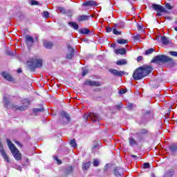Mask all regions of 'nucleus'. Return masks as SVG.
Instances as JSON below:
<instances>
[{"label": "nucleus", "mask_w": 177, "mask_h": 177, "mask_svg": "<svg viewBox=\"0 0 177 177\" xmlns=\"http://www.w3.org/2000/svg\"><path fill=\"white\" fill-rule=\"evenodd\" d=\"M73 167L68 166L66 169L65 174L66 176L70 175L71 174H73Z\"/></svg>", "instance_id": "bb28decb"}, {"label": "nucleus", "mask_w": 177, "mask_h": 177, "mask_svg": "<svg viewBox=\"0 0 177 177\" xmlns=\"http://www.w3.org/2000/svg\"><path fill=\"white\" fill-rule=\"evenodd\" d=\"M127 110H132V109H133V104L132 103H129L127 104Z\"/></svg>", "instance_id": "58836bf2"}, {"label": "nucleus", "mask_w": 177, "mask_h": 177, "mask_svg": "<svg viewBox=\"0 0 177 177\" xmlns=\"http://www.w3.org/2000/svg\"><path fill=\"white\" fill-rule=\"evenodd\" d=\"M99 164H100L99 160L95 159L93 160V166L94 167H99Z\"/></svg>", "instance_id": "e433bc0d"}, {"label": "nucleus", "mask_w": 177, "mask_h": 177, "mask_svg": "<svg viewBox=\"0 0 177 177\" xmlns=\"http://www.w3.org/2000/svg\"><path fill=\"white\" fill-rule=\"evenodd\" d=\"M173 176H174V169H172L167 170V172H165L163 176V177H173Z\"/></svg>", "instance_id": "aec40b11"}, {"label": "nucleus", "mask_w": 177, "mask_h": 177, "mask_svg": "<svg viewBox=\"0 0 177 177\" xmlns=\"http://www.w3.org/2000/svg\"><path fill=\"white\" fill-rule=\"evenodd\" d=\"M62 124H68L70 122V115L66 111L61 112Z\"/></svg>", "instance_id": "0eeeda50"}, {"label": "nucleus", "mask_w": 177, "mask_h": 177, "mask_svg": "<svg viewBox=\"0 0 177 177\" xmlns=\"http://www.w3.org/2000/svg\"><path fill=\"white\" fill-rule=\"evenodd\" d=\"M165 8L166 9H169V10H172V9H174V6H171V4H169V3H165Z\"/></svg>", "instance_id": "473e14b6"}, {"label": "nucleus", "mask_w": 177, "mask_h": 177, "mask_svg": "<svg viewBox=\"0 0 177 177\" xmlns=\"http://www.w3.org/2000/svg\"><path fill=\"white\" fill-rule=\"evenodd\" d=\"M172 61V58L168 57L167 55H156L152 59L151 63H157L158 64H160V63H168V62Z\"/></svg>", "instance_id": "20e7f679"}, {"label": "nucleus", "mask_w": 177, "mask_h": 177, "mask_svg": "<svg viewBox=\"0 0 177 177\" xmlns=\"http://www.w3.org/2000/svg\"><path fill=\"white\" fill-rule=\"evenodd\" d=\"M96 2L95 1H87L83 3V6H96Z\"/></svg>", "instance_id": "f3484780"}, {"label": "nucleus", "mask_w": 177, "mask_h": 177, "mask_svg": "<svg viewBox=\"0 0 177 177\" xmlns=\"http://www.w3.org/2000/svg\"><path fill=\"white\" fill-rule=\"evenodd\" d=\"M171 56H174V57H177V52L176 51H170L169 52Z\"/></svg>", "instance_id": "ea45409f"}, {"label": "nucleus", "mask_w": 177, "mask_h": 177, "mask_svg": "<svg viewBox=\"0 0 177 177\" xmlns=\"http://www.w3.org/2000/svg\"><path fill=\"white\" fill-rule=\"evenodd\" d=\"M140 133H141L142 135H145V133H147V130L142 129L140 131Z\"/></svg>", "instance_id": "49530a36"}, {"label": "nucleus", "mask_w": 177, "mask_h": 177, "mask_svg": "<svg viewBox=\"0 0 177 177\" xmlns=\"http://www.w3.org/2000/svg\"><path fill=\"white\" fill-rule=\"evenodd\" d=\"M43 17H45V19H48V17H49V12L48 11H44L43 12Z\"/></svg>", "instance_id": "4c0bfd02"}, {"label": "nucleus", "mask_w": 177, "mask_h": 177, "mask_svg": "<svg viewBox=\"0 0 177 177\" xmlns=\"http://www.w3.org/2000/svg\"><path fill=\"white\" fill-rule=\"evenodd\" d=\"M157 16H161V13H160V12H157Z\"/></svg>", "instance_id": "4d7b16f0"}, {"label": "nucleus", "mask_w": 177, "mask_h": 177, "mask_svg": "<svg viewBox=\"0 0 177 177\" xmlns=\"http://www.w3.org/2000/svg\"><path fill=\"white\" fill-rule=\"evenodd\" d=\"M160 39L162 41V44H163V45H168L169 44H171V39H169V38L165 37V36H161L160 37Z\"/></svg>", "instance_id": "2eb2a0df"}, {"label": "nucleus", "mask_w": 177, "mask_h": 177, "mask_svg": "<svg viewBox=\"0 0 177 177\" xmlns=\"http://www.w3.org/2000/svg\"><path fill=\"white\" fill-rule=\"evenodd\" d=\"M44 46L46 48V49H50L52 48V46H53V44L50 41H46L44 44Z\"/></svg>", "instance_id": "393cba45"}, {"label": "nucleus", "mask_w": 177, "mask_h": 177, "mask_svg": "<svg viewBox=\"0 0 177 177\" xmlns=\"http://www.w3.org/2000/svg\"><path fill=\"white\" fill-rule=\"evenodd\" d=\"M143 168H144V169H146L147 168H150V164H149L147 162L144 163Z\"/></svg>", "instance_id": "79ce46f5"}, {"label": "nucleus", "mask_w": 177, "mask_h": 177, "mask_svg": "<svg viewBox=\"0 0 177 177\" xmlns=\"http://www.w3.org/2000/svg\"><path fill=\"white\" fill-rule=\"evenodd\" d=\"M6 142L15 160H17V161L21 160V153H20V151L17 149L15 144L12 143V141L9 139H7Z\"/></svg>", "instance_id": "7ed1b4c3"}, {"label": "nucleus", "mask_w": 177, "mask_h": 177, "mask_svg": "<svg viewBox=\"0 0 177 177\" xmlns=\"http://www.w3.org/2000/svg\"><path fill=\"white\" fill-rule=\"evenodd\" d=\"M111 48H115V46H117V45L115 44H111Z\"/></svg>", "instance_id": "3c124183"}, {"label": "nucleus", "mask_w": 177, "mask_h": 177, "mask_svg": "<svg viewBox=\"0 0 177 177\" xmlns=\"http://www.w3.org/2000/svg\"><path fill=\"white\" fill-rule=\"evenodd\" d=\"M56 160L58 162V165H59V164H62V160H61L57 159V158H56Z\"/></svg>", "instance_id": "8fccbe9b"}, {"label": "nucleus", "mask_w": 177, "mask_h": 177, "mask_svg": "<svg viewBox=\"0 0 177 177\" xmlns=\"http://www.w3.org/2000/svg\"><path fill=\"white\" fill-rule=\"evenodd\" d=\"M133 39H135V41H138V39H140V35H136L133 37Z\"/></svg>", "instance_id": "a19ab883"}, {"label": "nucleus", "mask_w": 177, "mask_h": 177, "mask_svg": "<svg viewBox=\"0 0 177 177\" xmlns=\"http://www.w3.org/2000/svg\"><path fill=\"white\" fill-rule=\"evenodd\" d=\"M169 149L171 153H176L177 151V144H171Z\"/></svg>", "instance_id": "4be33fe9"}, {"label": "nucleus", "mask_w": 177, "mask_h": 177, "mask_svg": "<svg viewBox=\"0 0 177 177\" xmlns=\"http://www.w3.org/2000/svg\"><path fill=\"white\" fill-rule=\"evenodd\" d=\"M25 43L28 48H31V46L34 45V38L29 35H26L25 37Z\"/></svg>", "instance_id": "1a4fd4ad"}, {"label": "nucleus", "mask_w": 177, "mask_h": 177, "mask_svg": "<svg viewBox=\"0 0 177 177\" xmlns=\"http://www.w3.org/2000/svg\"><path fill=\"white\" fill-rule=\"evenodd\" d=\"M1 77H3V78L6 80L7 81H12L13 80V77H12V76L10 75H9L8 73H7L6 72L1 73Z\"/></svg>", "instance_id": "dca6fc26"}, {"label": "nucleus", "mask_w": 177, "mask_h": 177, "mask_svg": "<svg viewBox=\"0 0 177 177\" xmlns=\"http://www.w3.org/2000/svg\"><path fill=\"white\" fill-rule=\"evenodd\" d=\"M155 50H156L154 48H149L145 51V55H151V53H153V52H155Z\"/></svg>", "instance_id": "7c9ffc66"}, {"label": "nucleus", "mask_w": 177, "mask_h": 177, "mask_svg": "<svg viewBox=\"0 0 177 177\" xmlns=\"http://www.w3.org/2000/svg\"><path fill=\"white\" fill-rule=\"evenodd\" d=\"M132 158H138V156L136 155H131Z\"/></svg>", "instance_id": "603ef678"}, {"label": "nucleus", "mask_w": 177, "mask_h": 177, "mask_svg": "<svg viewBox=\"0 0 177 177\" xmlns=\"http://www.w3.org/2000/svg\"><path fill=\"white\" fill-rule=\"evenodd\" d=\"M96 147H97V146L95 145V146L93 147V149H96Z\"/></svg>", "instance_id": "052dcab7"}, {"label": "nucleus", "mask_w": 177, "mask_h": 177, "mask_svg": "<svg viewBox=\"0 0 177 177\" xmlns=\"http://www.w3.org/2000/svg\"><path fill=\"white\" fill-rule=\"evenodd\" d=\"M113 28H110V27H109V28H106V31L108 32H111V31H113Z\"/></svg>", "instance_id": "de8ad7c7"}, {"label": "nucleus", "mask_w": 177, "mask_h": 177, "mask_svg": "<svg viewBox=\"0 0 177 177\" xmlns=\"http://www.w3.org/2000/svg\"><path fill=\"white\" fill-rule=\"evenodd\" d=\"M84 85H87L88 86H100L102 84L100 83V82L86 80V82H84Z\"/></svg>", "instance_id": "f8f14e48"}, {"label": "nucleus", "mask_w": 177, "mask_h": 177, "mask_svg": "<svg viewBox=\"0 0 177 177\" xmlns=\"http://www.w3.org/2000/svg\"><path fill=\"white\" fill-rule=\"evenodd\" d=\"M88 73H89V71H88V69L82 68V77H85V75H86V74H88Z\"/></svg>", "instance_id": "72a5a7b5"}, {"label": "nucleus", "mask_w": 177, "mask_h": 177, "mask_svg": "<svg viewBox=\"0 0 177 177\" xmlns=\"http://www.w3.org/2000/svg\"><path fill=\"white\" fill-rule=\"evenodd\" d=\"M80 34H84V35H87L89 32H91V30L88 28H82L79 30Z\"/></svg>", "instance_id": "b1692460"}, {"label": "nucleus", "mask_w": 177, "mask_h": 177, "mask_svg": "<svg viewBox=\"0 0 177 177\" xmlns=\"http://www.w3.org/2000/svg\"><path fill=\"white\" fill-rule=\"evenodd\" d=\"M109 73L111 74H113V75H115V77H122L127 74L124 71H117L115 69L111 68L109 69Z\"/></svg>", "instance_id": "423d86ee"}, {"label": "nucleus", "mask_w": 177, "mask_h": 177, "mask_svg": "<svg viewBox=\"0 0 177 177\" xmlns=\"http://www.w3.org/2000/svg\"><path fill=\"white\" fill-rule=\"evenodd\" d=\"M42 111H44V108H41V109L35 108L33 109V113H35V114H38V113H42Z\"/></svg>", "instance_id": "2f4dec72"}, {"label": "nucleus", "mask_w": 177, "mask_h": 177, "mask_svg": "<svg viewBox=\"0 0 177 177\" xmlns=\"http://www.w3.org/2000/svg\"><path fill=\"white\" fill-rule=\"evenodd\" d=\"M26 162H28V159H26Z\"/></svg>", "instance_id": "680f3d73"}, {"label": "nucleus", "mask_w": 177, "mask_h": 177, "mask_svg": "<svg viewBox=\"0 0 177 177\" xmlns=\"http://www.w3.org/2000/svg\"><path fill=\"white\" fill-rule=\"evenodd\" d=\"M10 55H11V56H15V53H13L12 54H10Z\"/></svg>", "instance_id": "bf43d9fd"}, {"label": "nucleus", "mask_w": 177, "mask_h": 177, "mask_svg": "<svg viewBox=\"0 0 177 177\" xmlns=\"http://www.w3.org/2000/svg\"><path fill=\"white\" fill-rule=\"evenodd\" d=\"M129 146H136V145H138V143L136 142V140H135V139H133V138H130V139L129 140Z\"/></svg>", "instance_id": "a878e982"}, {"label": "nucleus", "mask_w": 177, "mask_h": 177, "mask_svg": "<svg viewBox=\"0 0 177 177\" xmlns=\"http://www.w3.org/2000/svg\"><path fill=\"white\" fill-rule=\"evenodd\" d=\"M119 93H120V95H124V93H127V90L122 89L119 91Z\"/></svg>", "instance_id": "a18cd8bd"}, {"label": "nucleus", "mask_w": 177, "mask_h": 177, "mask_svg": "<svg viewBox=\"0 0 177 177\" xmlns=\"http://www.w3.org/2000/svg\"><path fill=\"white\" fill-rule=\"evenodd\" d=\"M39 67H42V59H35L30 66V68H32L33 70Z\"/></svg>", "instance_id": "9d476101"}, {"label": "nucleus", "mask_w": 177, "mask_h": 177, "mask_svg": "<svg viewBox=\"0 0 177 177\" xmlns=\"http://www.w3.org/2000/svg\"><path fill=\"white\" fill-rule=\"evenodd\" d=\"M17 169H18L19 171H21V167H20V166H18V168H17Z\"/></svg>", "instance_id": "864d4df0"}, {"label": "nucleus", "mask_w": 177, "mask_h": 177, "mask_svg": "<svg viewBox=\"0 0 177 177\" xmlns=\"http://www.w3.org/2000/svg\"><path fill=\"white\" fill-rule=\"evenodd\" d=\"M151 8L156 10V12H159L160 13H167V9L164 8V6L156 3L151 4Z\"/></svg>", "instance_id": "39448f33"}, {"label": "nucleus", "mask_w": 177, "mask_h": 177, "mask_svg": "<svg viewBox=\"0 0 177 177\" xmlns=\"http://www.w3.org/2000/svg\"><path fill=\"white\" fill-rule=\"evenodd\" d=\"M30 5L34 6V5H38V1H35V0H32L30 1Z\"/></svg>", "instance_id": "37998d69"}, {"label": "nucleus", "mask_w": 177, "mask_h": 177, "mask_svg": "<svg viewBox=\"0 0 177 177\" xmlns=\"http://www.w3.org/2000/svg\"><path fill=\"white\" fill-rule=\"evenodd\" d=\"M113 174L115 176L122 177V175H124V168L120 167H115L113 169Z\"/></svg>", "instance_id": "6e6552de"}, {"label": "nucleus", "mask_w": 177, "mask_h": 177, "mask_svg": "<svg viewBox=\"0 0 177 177\" xmlns=\"http://www.w3.org/2000/svg\"><path fill=\"white\" fill-rule=\"evenodd\" d=\"M3 102L4 103L5 107H7L8 109H12V110H19L20 111H25V110H27V109H28V106H30V100H28V99L23 100V105L21 106H19L17 105H13L9 103V100L6 96L3 97Z\"/></svg>", "instance_id": "f03ea898"}, {"label": "nucleus", "mask_w": 177, "mask_h": 177, "mask_svg": "<svg viewBox=\"0 0 177 177\" xmlns=\"http://www.w3.org/2000/svg\"><path fill=\"white\" fill-rule=\"evenodd\" d=\"M90 167H91V162H83L82 165V168L83 171H87V169H89Z\"/></svg>", "instance_id": "6ab92c4d"}, {"label": "nucleus", "mask_w": 177, "mask_h": 177, "mask_svg": "<svg viewBox=\"0 0 177 177\" xmlns=\"http://www.w3.org/2000/svg\"><path fill=\"white\" fill-rule=\"evenodd\" d=\"M115 108H116L118 110H121V109L122 108V104H120L115 105Z\"/></svg>", "instance_id": "c03bdc74"}, {"label": "nucleus", "mask_w": 177, "mask_h": 177, "mask_svg": "<svg viewBox=\"0 0 177 177\" xmlns=\"http://www.w3.org/2000/svg\"><path fill=\"white\" fill-rule=\"evenodd\" d=\"M18 73H21V68H19L18 71H17Z\"/></svg>", "instance_id": "5fc2aeb1"}, {"label": "nucleus", "mask_w": 177, "mask_h": 177, "mask_svg": "<svg viewBox=\"0 0 177 177\" xmlns=\"http://www.w3.org/2000/svg\"><path fill=\"white\" fill-rule=\"evenodd\" d=\"M68 50L69 53L66 55V59H73V57L74 56V48H73L71 46L68 45Z\"/></svg>", "instance_id": "4468645a"}, {"label": "nucleus", "mask_w": 177, "mask_h": 177, "mask_svg": "<svg viewBox=\"0 0 177 177\" xmlns=\"http://www.w3.org/2000/svg\"><path fill=\"white\" fill-rule=\"evenodd\" d=\"M115 53L116 55H125V53H127V49L124 48L116 49Z\"/></svg>", "instance_id": "a211bd4d"}, {"label": "nucleus", "mask_w": 177, "mask_h": 177, "mask_svg": "<svg viewBox=\"0 0 177 177\" xmlns=\"http://www.w3.org/2000/svg\"><path fill=\"white\" fill-rule=\"evenodd\" d=\"M153 71V68L149 66H141L137 68L133 73V78L136 81H139L149 75Z\"/></svg>", "instance_id": "f257e3e1"}, {"label": "nucleus", "mask_w": 177, "mask_h": 177, "mask_svg": "<svg viewBox=\"0 0 177 177\" xmlns=\"http://www.w3.org/2000/svg\"><path fill=\"white\" fill-rule=\"evenodd\" d=\"M15 143L16 145H19V146H20V142H19V141H16Z\"/></svg>", "instance_id": "6e6d98bb"}, {"label": "nucleus", "mask_w": 177, "mask_h": 177, "mask_svg": "<svg viewBox=\"0 0 177 177\" xmlns=\"http://www.w3.org/2000/svg\"><path fill=\"white\" fill-rule=\"evenodd\" d=\"M138 30H142V26H138Z\"/></svg>", "instance_id": "13d9d810"}, {"label": "nucleus", "mask_w": 177, "mask_h": 177, "mask_svg": "<svg viewBox=\"0 0 177 177\" xmlns=\"http://www.w3.org/2000/svg\"><path fill=\"white\" fill-rule=\"evenodd\" d=\"M142 56H139L138 57H137V61L140 62V60H142Z\"/></svg>", "instance_id": "09e8293b"}, {"label": "nucleus", "mask_w": 177, "mask_h": 177, "mask_svg": "<svg viewBox=\"0 0 177 177\" xmlns=\"http://www.w3.org/2000/svg\"><path fill=\"white\" fill-rule=\"evenodd\" d=\"M68 24L71 27V28H73V30H78V28H80V26L75 22H68Z\"/></svg>", "instance_id": "5701e85b"}, {"label": "nucleus", "mask_w": 177, "mask_h": 177, "mask_svg": "<svg viewBox=\"0 0 177 177\" xmlns=\"http://www.w3.org/2000/svg\"><path fill=\"white\" fill-rule=\"evenodd\" d=\"M58 10H59V12H61V13H62L63 15H66V9H64V8L63 7H59Z\"/></svg>", "instance_id": "f704fd0d"}, {"label": "nucleus", "mask_w": 177, "mask_h": 177, "mask_svg": "<svg viewBox=\"0 0 177 177\" xmlns=\"http://www.w3.org/2000/svg\"><path fill=\"white\" fill-rule=\"evenodd\" d=\"M113 33L115 34V35H121V32L117 30L115 28H113Z\"/></svg>", "instance_id": "c9c22d12"}, {"label": "nucleus", "mask_w": 177, "mask_h": 177, "mask_svg": "<svg viewBox=\"0 0 177 177\" xmlns=\"http://www.w3.org/2000/svg\"><path fill=\"white\" fill-rule=\"evenodd\" d=\"M70 145L71 147H73V149H75L77 147V142H75V139H73L70 141Z\"/></svg>", "instance_id": "c756f323"}, {"label": "nucleus", "mask_w": 177, "mask_h": 177, "mask_svg": "<svg viewBox=\"0 0 177 177\" xmlns=\"http://www.w3.org/2000/svg\"><path fill=\"white\" fill-rule=\"evenodd\" d=\"M117 42L120 45H125V44H128V40L125 39H118Z\"/></svg>", "instance_id": "cd10ccee"}, {"label": "nucleus", "mask_w": 177, "mask_h": 177, "mask_svg": "<svg viewBox=\"0 0 177 177\" xmlns=\"http://www.w3.org/2000/svg\"><path fill=\"white\" fill-rule=\"evenodd\" d=\"M86 118L92 120V121H99L100 120V117H99V115L95 113H90L88 116H86Z\"/></svg>", "instance_id": "ddd939ff"}, {"label": "nucleus", "mask_w": 177, "mask_h": 177, "mask_svg": "<svg viewBox=\"0 0 177 177\" xmlns=\"http://www.w3.org/2000/svg\"><path fill=\"white\" fill-rule=\"evenodd\" d=\"M117 66H125L127 64V60L126 59H122L119 60L116 62Z\"/></svg>", "instance_id": "c85d7f7f"}, {"label": "nucleus", "mask_w": 177, "mask_h": 177, "mask_svg": "<svg viewBox=\"0 0 177 177\" xmlns=\"http://www.w3.org/2000/svg\"><path fill=\"white\" fill-rule=\"evenodd\" d=\"M89 20V16L88 15H80L77 18L78 21H85Z\"/></svg>", "instance_id": "412c9836"}, {"label": "nucleus", "mask_w": 177, "mask_h": 177, "mask_svg": "<svg viewBox=\"0 0 177 177\" xmlns=\"http://www.w3.org/2000/svg\"><path fill=\"white\" fill-rule=\"evenodd\" d=\"M0 153L1 154L2 157L4 158L6 161L7 162H10L9 160V157L6 154V152H5V150L3 149V145H2V143L0 141Z\"/></svg>", "instance_id": "9b49d317"}]
</instances>
